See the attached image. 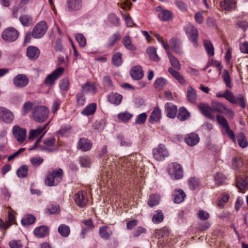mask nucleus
I'll list each match as a JSON object with an SVG mask.
<instances>
[{
  "label": "nucleus",
  "instance_id": "1",
  "mask_svg": "<svg viewBox=\"0 0 248 248\" xmlns=\"http://www.w3.org/2000/svg\"><path fill=\"white\" fill-rule=\"evenodd\" d=\"M63 176V172L62 169H53L47 173L45 183L49 186H56L61 182Z\"/></svg>",
  "mask_w": 248,
  "mask_h": 248
},
{
  "label": "nucleus",
  "instance_id": "2",
  "mask_svg": "<svg viewBox=\"0 0 248 248\" xmlns=\"http://www.w3.org/2000/svg\"><path fill=\"white\" fill-rule=\"evenodd\" d=\"M49 109L44 106H37L33 108L32 117L33 120L37 122L42 123L48 117Z\"/></svg>",
  "mask_w": 248,
  "mask_h": 248
},
{
  "label": "nucleus",
  "instance_id": "3",
  "mask_svg": "<svg viewBox=\"0 0 248 248\" xmlns=\"http://www.w3.org/2000/svg\"><path fill=\"white\" fill-rule=\"evenodd\" d=\"M153 155L156 160L160 161L167 157L169 153L164 145L159 144L157 147L153 149Z\"/></svg>",
  "mask_w": 248,
  "mask_h": 248
},
{
  "label": "nucleus",
  "instance_id": "4",
  "mask_svg": "<svg viewBox=\"0 0 248 248\" xmlns=\"http://www.w3.org/2000/svg\"><path fill=\"white\" fill-rule=\"evenodd\" d=\"M47 29L46 23L41 21L38 23L33 28L32 36L34 38H40L44 36Z\"/></svg>",
  "mask_w": 248,
  "mask_h": 248
},
{
  "label": "nucleus",
  "instance_id": "5",
  "mask_svg": "<svg viewBox=\"0 0 248 248\" xmlns=\"http://www.w3.org/2000/svg\"><path fill=\"white\" fill-rule=\"evenodd\" d=\"M168 172L176 180L181 179L183 176V169L177 163H172L169 166Z\"/></svg>",
  "mask_w": 248,
  "mask_h": 248
},
{
  "label": "nucleus",
  "instance_id": "6",
  "mask_svg": "<svg viewBox=\"0 0 248 248\" xmlns=\"http://www.w3.org/2000/svg\"><path fill=\"white\" fill-rule=\"evenodd\" d=\"M12 133L14 138L20 143H23L26 139V129L18 125H15L13 126Z\"/></svg>",
  "mask_w": 248,
  "mask_h": 248
},
{
  "label": "nucleus",
  "instance_id": "7",
  "mask_svg": "<svg viewBox=\"0 0 248 248\" xmlns=\"http://www.w3.org/2000/svg\"><path fill=\"white\" fill-rule=\"evenodd\" d=\"M63 72V68L60 67L57 68L46 77L44 81V83L47 86H50L53 84L55 81L61 76Z\"/></svg>",
  "mask_w": 248,
  "mask_h": 248
},
{
  "label": "nucleus",
  "instance_id": "8",
  "mask_svg": "<svg viewBox=\"0 0 248 248\" xmlns=\"http://www.w3.org/2000/svg\"><path fill=\"white\" fill-rule=\"evenodd\" d=\"M186 32L189 41L193 43L194 46H198V31L192 25H188L186 28Z\"/></svg>",
  "mask_w": 248,
  "mask_h": 248
},
{
  "label": "nucleus",
  "instance_id": "9",
  "mask_svg": "<svg viewBox=\"0 0 248 248\" xmlns=\"http://www.w3.org/2000/svg\"><path fill=\"white\" fill-rule=\"evenodd\" d=\"M18 34L16 30L14 28H9L3 31L2 37L6 41L13 42L17 39Z\"/></svg>",
  "mask_w": 248,
  "mask_h": 248
},
{
  "label": "nucleus",
  "instance_id": "10",
  "mask_svg": "<svg viewBox=\"0 0 248 248\" xmlns=\"http://www.w3.org/2000/svg\"><path fill=\"white\" fill-rule=\"evenodd\" d=\"M226 100L233 104H236L239 101V103L242 108L245 107V103L243 95L239 94L237 96V98L235 97L232 93L228 90H226V96L225 98Z\"/></svg>",
  "mask_w": 248,
  "mask_h": 248
},
{
  "label": "nucleus",
  "instance_id": "11",
  "mask_svg": "<svg viewBox=\"0 0 248 248\" xmlns=\"http://www.w3.org/2000/svg\"><path fill=\"white\" fill-rule=\"evenodd\" d=\"M74 198L76 204L78 206L83 208L86 206L88 200L86 192L83 191H79L75 194Z\"/></svg>",
  "mask_w": 248,
  "mask_h": 248
},
{
  "label": "nucleus",
  "instance_id": "12",
  "mask_svg": "<svg viewBox=\"0 0 248 248\" xmlns=\"http://www.w3.org/2000/svg\"><path fill=\"white\" fill-rule=\"evenodd\" d=\"M0 119L5 123H11L14 119L13 113L9 109L0 107Z\"/></svg>",
  "mask_w": 248,
  "mask_h": 248
},
{
  "label": "nucleus",
  "instance_id": "13",
  "mask_svg": "<svg viewBox=\"0 0 248 248\" xmlns=\"http://www.w3.org/2000/svg\"><path fill=\"white\" fill-rule=\"evenodd\" d=\"M29 79L24 74H18L13 79L14 85L17 88H23L29 83Z\"/></svg>",
  "mask_w": 248,
  "mask_h": 248
},
{
  "label": "nucleus",
  "instance_id": "14",
  "mask_svg": "<svg viewBox=\"0 0 248 248\" xmlns=\"http://www.w3.org/2000/svg\"><path fill=\"white\" fill-rule=\"evenodd\" d=\"M156 11L159 13L158 17L164 21H169L172 18V14L171 12L168 10L163 9L160 6H157L155 8Z\"/></svg>",
  "mask_w": 248,
  "mask_h": 248
},
{
  "label": "nucleus",
  "instance_id": "15",
  "mask_svg": "<svg viewBox=\"0 0 248 248\" xmlns=\"http://www.w3.org/2000/svg\"><path fill=\"white\" fill-rule=\"evenodd\" d=\"M236 185L240 192H245L246 189H248V177H237L236 180Z\"/></svg>",
  "mask_w": 248,
  "mask_h": 248
},
{
  "label": "nucleus",
  "instance_id": "16",
  "mask_svg": "<svg viewBox=\"0 0 248 248\" xmlns=\"http://www.w3.org/2000/svg\"><path fill=\"white\" fill-rule=\"evenodd\" d=\"M92 147V143L91 140L85 138H80L77 145V148L83 152L89 151Z\"/></svg>",
  "mask_w": 248,
  "mask_h": 248
},
{
  "label": "nucleus",
  "instance_id": "17",
  "mask_svg": "<svg viewBox=\"0 0 248 248\" xmlns=\"http://www.w3.org/2000/svg\"><path fill=\"white\" fill-rule=\"evenodd\" d=\"M169 43L170 47L174 50L176 53L178 54H182L183 53L182 42L179 39L176 38H172L170 39Z\"/></svg>",
  "mask_w": 248,
  "mask_h": 248
},
{
  "label": "nucleus",
  "instance_id": "18",
  "mask_svg": "<svg viewBox=\"0 0 248 248\" xmlns=\"http://www.w3.org/2000/svg\"><path fill=\"white\" fill-rule=\"evenodd\" d=\"M199 108L204 116L209 119L214 120L215 117L211 113L213 112L212 107H210L205 104L201 103L199 106Z\"/></svg>",
  "mask_w": 248,
  "mask_h": 248
},
{
  "label": "nucleus",
  "instance_id": "19",
  "mask_svg": "<svg viewBox=\"0 0 248 248\" xmlns=\"http://www.w3.org/2000/svg\"><path fill=\"white\" fill-rule=\"evenodd\" d=\"M212 108L213 112L224 113L226 111H227L232 114V110L227 109L222 103L219 102L214 101L212 102Z\"/></svg>",
  "mask_w": 248,
  "mask_h": 248
},
{
  "label": "nucleus",
  "instance_id": "20",
  "mask_svg": "<svg viewBox=\"0 0 248 248\" xmlns=\"http://www.w3.org/2000/svg\"><path fill=\"white\" fill-rule=\"evenodd\" d=\"M161 118V111L158 107H155L152 112L148 121L151 124H155L159 121Z\"/></svg>",
  "mask_w": 248,
  "mask_h": 248
},
{
  "label": "nucleus",
  "instance_id": "21",
  "mask_svg": "<svg viewBox=\"0 0 248 248\" xmlns=\"http://www.w3.org/2000/svg\"><path fill=\"white\" fill-rule=\"evenodd\" d=\"M165 109L167 116L172 119L176 117L177 111V108L176 106L167 103L165 105Z\"/></svg>",
  "mask_w": 248,
  "mask_h": 248
},
{
  "label": "nucleus",
  "instance_id": "22",
  "mask_svg": "<svg viewBox=\"0 0 248 248\" xmlns=\"http://www.w3.org/2000/svg\"><path fill=\"white\" fill-rule=\"evenodd\" d=\"M200 140V138L198 135L194 133L187 135L185 138L186 143L190 146H193L196 145Z\"/></svg>",
  "mask_w": 248,
  "mask_h": 248
},
{
  "label": "nucleus",
  "instance_id": "23",
  "mask_svg": "<svg viewBox=\"0 0 248 248\" xmlns=\"http://www.w3.org/2000/svg\"><path fill=\"white\" fill-rule=\"evenodd\" d=\"M131 77L135 80H139L143 76V71L140 65H137L133 67L130 71Z\"/></svg>",
  "mask_w": 248,
  "mask_h": 248
},
{
  "label": "nucleus",
  "instance_id": "24",
  "mask_svg": "<svg viewBox=\"0 0 248 248\" xmlns=\"http://www.w3.org/2000/svg\"><path fill=\"white\" fill-rule=\"evenodd\" d=\"M48 124V123L46 124L44 126H39L36 129L31 130L29 133V139L32 140L36 138L38 136L43 133L45 130Z\"/></svg>",
  "mask_w": 248,
  "mask_h": 248
},
{
  "label": "nucleus",
  "instance_id": "25",
  "mask_svg": "<svg viewBox=\"0 0 248 248\" xmlns=\"http://www.w3.org/2000/svg\"><path fill=\"white\" fill-rule=\"evenodd\" d=\"M34 234L38 238H42L47 236L49 233L48 227L41 226L36 228L33 231Z\"/></svg>",
  "mask_w": 248,
  "mask_h": 248
},
{
  "label": "nucleus",
  "instance_id": "26",
  "mask_svg": "<svg viewBox=\"0 0 248 248\" xmlns=\"http://www.w3.org/2000/svg\"><path fill=\"white\" fill-rule=\"evenodd\" d=\"M26 53L31 60H36L39 56L40 50L35 46H30L27 48Z\"/></svg>",
  "mask_w": 248,
  "mask_h": 248
},
{
  "label": "nucleus",
  "instance_id": "27",
  "mask_svg": "<svg viewBox=\"0 0 248 248\" xmlns=\"http://www.w3.org/2000/svg\"><path fill=\"white\" fill-rule=\"evenodd\" d=\"M122 95L116 93H110L107 97L108 102L115 105H119L122 102Z\"/></svg>",
  "mask_w": 248,
  "mask_h": 248
},
{
  "label": "nucleus",
  "instance_id": "28",
  "mask_svg": "<svg viewBox=\"0 0 248 248\" xmlns=\"http://www.w3.org/2000/svg\"><path fill=\"white\" fill-rule=\"evenodd\" d=\"M236 2L233 0H224L220 2L221 8L226 11L235 9Z\"/></svg>",
  "mask_w": 248,
  "mask_h": 248
},
{
  "label": "nucleus",
  "instance_id": "29",
  "mask_svg": "<svg viewBox=\"0 0 248 248\" xmlns=\"http://www.w3.org/2000/svg\"><path fill=\"white\" fill-rule=\"evenodd\" d=\"M67 4L69 11H77L82 7L81 0H67Z\"/></svg>",
  "mask_w": 248,
  "mask_h": 248
},
{
  "label": "nucleus",
  "instance_id": "30",
  "mask_svg": "<svg viewBox=\"0 0 248 248\" xmlns=\"http://www.w3.org/2000/svg\"><path fill=\"white\" fill-rule=\"evenodd\" d=\"M173 196L174 202L176 203H180L184 201L186 196L184 191L180 189L174 191Z\"/></svg>",
  "mask_w": 248,
  "mask_h": 248
},
{
  "label": "nucleus",
  "instance_id": "31",
  "mask_svg": "<svg viewBox=\"0 0 248 248\" xmlns=\"http://www.w3.org/2000/svg\"><path fill=\"white\" fill-rule=\"evenodd\" d=\"M99 234L102 239L108 240L112 234V232L110 230L108 229L107 226H102L99 228Z\"/></svg>",
  "mask_w": 248,
  "mask_h": 248
},
{
  "label": "nucleus",
  "instance_id": "32",
  "mask_svg": "<svg viewBox=\"0 0 248 248\" xmlns=\"http://www.w3.org/2000/svg\"><path fill=\"white\" fill-rule=\"evenodd\" d=\"M166 51L172 67L177 70H179L181 69V64L178 59L172 55L169 49H167Z\"/></svg>",
  "mask_w": 248,
  "mask_h": 248
},
{
  "label": "nucleus",
  "instance_id": "33",
  "mask_svg": "<svg viewBox=\"0 0 248 248\" xmlns=\"http://www.w3.org/2000/svg\"><path fill=\"white\" fill-rule=\"evenodd\" d=\"M188 101L191 103H195L197 100V93L195 90L191 87L188 86L187 90Z\"/></svg>",
  "mask_w": 248,
  "mask_h": 248
},
{
  "label": "nucleus",
  "instance_id": "34",
  "mask_svg": "<svg viewBox=\"0 0 248 248\" xmlns=\"http://www.w3.org/2000/svg\"><path fill=\"white\" fill-rule=\"evenodd\" d=\"M81 92L83 93H94L96 92V88L94 85L91 83L87 82L82 85Z\"/></svg>",
  "mask_w": 248,
  "mask_h": 248
},
{
  "label": "nucleus",
  "instance_id": "35",
  "mask_svg": "<svg viewBox=\"0 0 248 248\" xmlns=\"http://www.w3.org/2000/svg\"><path fill=\"white\" fill-rule=\"evenodd\" d=\"M19 21L23 26L27 27L33 23L32 18L28 15L23 14L19 17Z\"/></svg>",
  "mask_w": 248,
  "mask_h": 248
},
{
  "label": "nucleus",
  "instance_id": "36",
  "mask_svg": "<svg viewBox=\"0 0 248 248\" xmlns=\"http://www.w3.org/2000/svg\"><path fill=\"white\" fill-rule=\"evenodd\" d=\"M147 53L148 54L150 58L155 62H158L160 58L157 54L156 49L155 47L150 46L147 48Z\"/></svg>",
  "mask_w": 248,
  "mask_h": 248
},
{
  "label": "nucleus",
  "instance_id": "37",
  "mask_svg": "<svg viewBox=\"0 0 248 248\" xmlns=\"http://www.w3.org/2000/svg\"><path fill=\"white\" fill-rule=\"evenodd\" d=\"M96 105L95 103H91L87 106L82 111L81 113L85 116H89L93 114L96 110Z\"/></svg>",
  "mask_w": 248,
  "mask_h": 248
},
{
  "label": "nucleus",
  "instance_id": "38",
  "mask_svg": "<svg viewBox=\"0 0 248 248\" xmlns=\"http://www.w3.org/2000/svg\"><path fill=\"white\" fill-rule=\"evenodd\" d=\"M190 116L189 113L184 107H181L179 109L177 118L181 121L187 119Z\"/></svg>",
  "mask_w": 248,
  "mask_h": 248
},
{
  "label": "nucleus",
  "instance_id": "39",
  "mask_svg": "<svg viewBox=\"0 0 248 248\" xmlns=\"http://www.w3.org/2000/svg\"><path fill=\"white\" fill-rule=\"evenodd\" d=\"M236 140L241 147L245 148L248 146V143L243 133L241 132L238 133L236 136Z\"/></svg>",
  "mask_w": 248,
  "mask_h": 248
},
{
  "label": "nucleus",
  "instance_id": "40",
  "mask_svg": "<svg viewBox=\"0 0 248 248\" xmlns=\"http://www.w3.org/2000/svg\"><path fill=\"white\" fill-rule=\"evenodd\" d=\"M160 201V196L158 194H152L150 196L148 205L151 207L157 205Z\"/></svg>",
  "mask_w": 248,
  "mask_h": 248
},
{
  "label": "nucleus",
  "instance_id": "41",
  "mask_svg": "<svg viewBox=\"0 0 248 248\" xmlns=\"http://www.w3.org/2000/svg\"><path fill=\"white\" fill-rule=\"evenodd\" d=\"M122 55L120 52L114 53L112 57V62L116 66H120L122 62Z\"/></svg>",
  "mask_w": 248,
  "mask_h": 248
},
{
  "label": "nucleus",
  "instance_id": "42",
  "mask_svg": "<svg viewBox=\"0 0 248 248\" xmlns=\"http://www.w3.org/2000/svg\"><path fill=\"white\" fill-rule=\"evenodd\" d=\"M167 80L161 77L158 78L155 81V88L157 90H161L167 84Z\"/></svg>",
  "mask_w": 248,
  "mask_h": 248
},
{
  "label": "nucleus",
  "instance_id": "43",
  "mask_svg": "<svg viewBox=\"0 0 248 248\" xmlns=\"http://www.w3.org/2000/svg\"><path fill=\"white\" fill-rule=\"evenodd\" d=\"M123 43L125 47L128 50H134L136 49V47L132 44L131 39L129 36L124 37L123 38Z\"/></svg>",
  "mask_w": 248,
  "mask_h": 248
},
{
  "label": "nucleus",
  "instance_id": "44",
  "mask_svg": "<svg viewBox=\"0 0 248 248\" xmlns=\"http://www.w3.org/2000/svg\"><path fill=\"white\" fill-rule=\"evenodd\" d=\"M120 38V35L119 32L114 33L108 40V43L106 44V46L108 48L112 47Z\"/></svg>",
  "mask_w": 248,
  "mask_h": 248
},
{
  "label": "nucleus",
  "instance_id": "45",
  "mask_svg": "<svg viewBox=\"0 0 248 248\" xmlns=\"http://www.w3.org/2000/svg\"><path fill=\"white\" fill-rule=\"evenodd\" d=\"M9 210L8 211V220L5 221V224L7 227L9 228L15 222V217L13 213V210L11 207H8Z\"/></svg>",
  "mask_w": 248,
  "mask_h": 248
},
{
  "label": "nucleus",
  "instance_id": "46",
  "mask_svg": "<svg viewBox=\"0 0 248 248\" xmlns=\"http://www.w3.org/2000/svg\"><path fill=\"white\" fill-rule=\"evenodd\" d=\"M58 232L62 236L67 237L70 234V230L67 225L61 224L58 228Z\"/></svg>",
  "mask_w": 248,
  "mask_h": 248
},
{
  "label": "nucleus",
  "instance_id": "47",
  "mask_svg": "<svg viewBox=\"0 0 248 248\" xmlns=\"http://www.w3.org/2000/svg\"><path fill=\"white\" fill-rule=\"evenodd\" d=\"M35 221V217L31 215H28L21 220V223L24 226L33 224Z\"/></svg>",
  "mask_w": 248,
  "mask_h": 248
},
{
  "label": "nucleus",
  "instance_id": "48",
  "mask_svg": "<svg viewBox=\"0 0 248 248\" xmlns=\"http://www.w3.org/2000/svg\"><path fill=\"white\" fill-rule=\"evenodd\" d=\"M204 46L208 55L213 56L214 55V49L211 42L208 40H204Z\"/></svg>",
  "mask_w": 248,
  "mask_h": 248
},
{
  "label": "nucleus",
  "instance_id": "49",
  "mask_svg": "<svg viewBox=\"0 0 248 248\" xmlns=\"http://www.w3.org/2000/svg\"><path fill=\"white\" fill-rule=\"evenodd\" d=\"M28 168L27 165L21 166L16 171V174L19 178H25L28 175Z\"/></svg>",
  "mask_w": 248,
  "mask_h": 248
},
{
  "label": "nucleus",
  "instance_id": "50",
  "mask_svg": "<svg viewBox=\"0 0 248 248\" xmlns=\"http://www.w3.org/2000/svg\"><path fill=\"white\" fill-rule=\"evenodd\" d=\"M132 116V114L125 111L119 113L118 114V118L122 122H127L131 119Z\"/></svg>",
  "mask_w": 248,
  "mask_h": 248
},
{
  "label": "nucleus",
  "instance_id": "51",
  "mask_svg": "<svg viewBox=\"0 0 248 248\" xmlns=\"http://www.w3.org/2000/svg\"><path fill=\"white\" fill-rule=\"evenodd\" d=\"M226 177L221 173L217 172L215 176L216 183L218 185H222L225 181Z\"/></svg>",
  "mask_w": 248,
  "mask_h": 248
},
{
  "label": "nucleus",
  "instance_id": "52",
  "mask_svg": "<svg viewBox=\"0 0 248 248\" xmlns=\"http://www.w3.org/2000/svg\"><path fill=\"white\" fill-rule=\"evenodd\" d=\"M164 219V216L161 211H158L156 214H155L153 217L152 221L155 223H159L161 222Z\"/></svg>",
  "mask_w": 248,
  "mask_h": 248
},
{
  "label": "nucleus",
  "instance_id": "53",
  "mask_svg": "<svg viewBox=\"0 0 248 248\" xmlns=\"http://www.w3.org/2000/svg\"><path fill=\"white\" fill-rule=\"evenodd\" d=\"M222 78L225 82L226 85L231 88L232 87L231 83V78L229 75V73L227 70H224L222 74Z\"/></svg>",
  "mask_w": 248,
  "mask_h": 248
},
{
  "label": "nucleus",
  "instance_id": "54",
  "mask_svg": "<svg viewBox=\"0 0 248 248\" xmlns=\"http://www.w3.org/2000/svg\"><path fill=\"white\" fill-rule=\"evenodd\" d=\"M147 117V115L146 113H142L137 116L135 120V123L138 124H142L146 121Z\"/></svg>",
  "mask_w": 248,
  "mask_h": 248
},
{
  "label": "nucleus",
  "instance_id": "55",
  "mask_svg": "<svg viewBox=\"0 0 248 248\" xmlns=\"http://www.w3.org/2000/svg\"><path fill=\"white\" fill-rule=\"evenodd\" d=\"M76 39L78 42L79 45L81 47H84L86 44V38L82 34H77L76 35Z\"/></svg>",
  "mask_w": 248,
  "mask_h": 248
},
{
  "label": "nucleus",
  "instance_id": "56",
  "mask_svg": "<svg viewBox=\"0 0 248 248\" xmlns=\"http://www.w3.org/2000/svg\"><path fill=\"white\" fill-rule=\"evenodd\" d=\"M217 120L218 123L222 126L223 129L229 126V124L227 120L222 115H217Z\"/></svg>",
  "mask_w": 248,
  "mask_h": 248
},
{
  "label": "nucleus",
  "instance_id": "57",
  "mask_svg": "<svg viewBox=\"0 0 248 248\" xmlns=\"http://www.w3.org/2000/svg\"><path fill=\"white\" fill-rule=\"evenodd\" d=\"M30 161L34 166H39L44 161V159L40 156H35L31 158Z\"/></svg>",
  "mask_w": 248,
  "mask_h": 248
},
{
  "label": "nucleus",
  "instance_id": "58",
  "mask_svg": "<svg viewBox=\"0 0 248 248\" xmlns=\"http://www.w3.org/2000/svg\"><path fill=\"white\" fill-rule=\"evenodd\" d=\"M188 184L191 189H195L199 186V181L196 178H191L188 180Z\"/></svg>",
  "mask_w": 248,
  "mask_h": 248
},
{
  "label": "nucleus",
  "instance_id": "59",
  "mask_svg": "<svg viewBox=\"0 0 248 248\" xmlns=\"http://www.w3.org/2000/svg\"><path fill=\"white\" fill-rule=\"evenodd\" d=\"M80 164L83 167H89L91 164L90 158L87 156H82L80 158Z\"/></svg>",
  "mask_w": 248,
  "mask_h": 248
},
{
  "label": "nucleus",
  "instance_id": "60",
  "mask_svg": "<svg viewBox=\"0 0 248 248\" xmlns=\"http://www.w3.org/2000/svg\"><path fill=\"white\" fill-rule=\"evenodd\" d=\"M59 85L62 90L64 91L67 90L69 85V79L67 78H64L60 81Z\"/></svg>",
  "mask_w": 248,
  "mask_h": 248
},
{
  "label": "nucleus",
  "instance_id": "61",
  "mask_svg": "<svg viewBox=\"0 0 248 248\" xmlns=\"http://www.w3.org/2000/svg\"><path fill=\"white\" fill-rule=\"evenodd\" d=\"M242 165V159L240 158H234L232 161V166L234 170L238 169Z\"/></svg>",
  "mask_w": 248,
  "mask_h": 248
},
{
  "label": "nucleus",
  "instance_id": "62",
  "mask_svg": "<svg viewBox=\"0 0 248 248\" xmlns=\"http://www.w3.org/2000/svg\"><path fill=\"white\" fill-rule=\"evenodd\" d=\"M72 127L70 125H67L62 128L60 131L59 133L62 136H67L71 133Z\"/></svg>",
  "mask_w": 248,
  "mask_h": 248
},
{
  "label": "nucleus",
  "instance_id": "63",
  "mask_svg": "<svg viewBox=\"0 0 248 248\" xmlns=\"http://www.w3.org/2000/svg\"><path fill=\"white\" fill-rule=\"evenodd\" d=\"M198 216L201 220H205L208 219L209 217V214L206 211L202 210H200L198 214Z\"/></svg>",
  "mask_w": 248,
  "mask_h": 248
},
{
  "label": "nucleus",
  "instance_id": "64",
  "mask_svg": "<svg viewBox=\"0 0 248 248\" xmlns=\"http://www.w3.org/2000/svg\"><path fill=\"white\" fill-rule=\"evenodd\" d=\"M11 248H22V245L19 240H12L9 243Z\"/></svg>",
  "mask_w": 248,
  "mask_h": 248
}]
</instances>
